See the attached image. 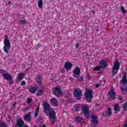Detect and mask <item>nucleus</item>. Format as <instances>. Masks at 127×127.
<instances>
[{"instance_id": "7c9ffc66", "label": "nucleus", "mask_w": 127, "mask_h": 127, "mask_svg": "<svg viewBox=\"0 0 127 127\" xmlns=\"http://www.w3.org/2000/svg\"><path fill=\"white\" fill-rule=\"evenodd\" d=\"M39 112V111L37 110L36 109L35 110V114H34L35 118H36V117H37V115H38Z\"/></svg>"}, {"instance_id": "ddd939ff", "label": "nucleus", "mask_w": 127, "mask_h": 127, "mask_svg": "<svg viewBox=\"0 0 127 127\" xmlns=\"http://www.w3.org/2000/svg\"><path fill=\"white\" fill-rule=\"evenodd\" d=\"M25 126L24 122L21 119H18L17 121L16 125L15 127H23Z\"/></svg>"}, {"instance_id": "423d86ee", "label": "nucleus", "mask_w": 127, "mask_h": 127, "mask_svg": "<svg viewBox=\"0 0 127 127\" xmlns=\"http://www.w3.org/2000/svg\"><path fill=\"white\" fill-rule=\"evenodd\" d=\"M81 109L82 113L86 119H90V117L89 114V107L88 105L81 107Z\"/></svg>"}, {"instance_id": "a18cd8bd", "label": "nucleus", "mask_w": 127, "mask_h": 127, "mask_svg": "<svg viewBox=\"0 0 127 127\" xmlns=\"http://www.w3.org/2000/svg\"><path fill=\"white\" fill-rule=\"evenodd\" d=\"M10 3H11V1H10L7 4H6V5H7V4H10Z\"/></svg>"}, {"instance_id": "3c124183", "label": "nucleus", "mask_w": 127, "mask_h": 127, "mask_svg": "<svg viewBox=\"0 0 127 127\" xmlns=\"http://www.w3.org/2000/svg\"><path fill=\"white\" fill-rule=\"evenodd\" d=\"M93 12V13H95V12Z\"/></svg>"}, {"instance_id": "e433bc0d", "label": "nucleus", "mask_w": 127, "mask_h": 127, "mask_svg": "<svg viewBox=\"0 0 127 127\" xmlns=\"http://www.w3.org/2000/svg\"><path fill=\"white\" fill-rule=\"evenodd\" d=\"M21 86H25L26 83L25 81H23L20 83Z\"/></svg>"}, {"instance_id": "393cba45", "label": "nucleus", "mask_w": 127, "mask_h": 127, "mask_svg": "<svg viewBox=\"0 0 127 127\" xmlns=\"http://www.w3.org/2000/svg\"><path fill=\"white\" fill-rule=\"evenodd\" d=\"M41 79H42V77H41V75H38L37 77V82L38 84H41L42 81H41Z\"/></svg>"}, {"instance_id": "20e7f679", "label": "nucleus", "mask_w": 127, "mask_h": 127, "mask_svg": "<svg viewBox=\"0 0 127 127\" xmlns=\"http://www.w3.org/2000/svg\"><path fill=\"white\" fill-rule=\"evenodd\" d=\"M52 92L58 98H59V97L62 96V90H61V87H55L52 89Z\"/></svg>"}, {"instance_id": "f3484780", "label": "nucleus", "mask_w": 127, "mask_h": 127, "mask_svg": "<svg viewBox=\"0 0 127 127\" xmlns=\"http://www.w3.org/2000/svg\"><path fill=\"white\" fill-rule=\"evenodd\" d=\"M99 66H100L103 69H104V68H106V67H107V62L106 61H101L99 63Z\"/></svg>"}, {"instance_id": "c756f323", "label": "nucleus", "mask_w": 127, "mask_h": 127, "mask_svg": "<svg viewBox=\"0 0 127 127\" xmlns=\"http://www.w3.org/2000/svg\"><path fill=\"white\" fill-rule=\"evenodd\" d=\"M43 91L42 90H39L37 92V96H41L42 95Z\"/></svg>"}, {"instance_id": "f704fd0d", "label": "nucleus", "mask_w": 127, "mask_h": 127, "mask_svg": "<svg viewBox=\"0 0 127 127\" xmlns=\"http://www.w3.org/2000/svg\"><path fill=\"white\" fill-rule=\"evenodd\" d=\"M118 99L120 100V101H121V103H123V98L121 96H119L118 97Z\"/></svg>"}, {"instance_id": "473e14b6", "label": "nucleus", "mask_w": 127, "mask_h": 127, "mask_svg": "<svg viewBox=\"0 0 127 127\" xmlns=\"http://www.w3.org/2000/svg\"><path fill=\"white\" fill-rule=\"evenodd\" d=\"M27 104H31V103H32V99L31 98H28L27 100Z\"/></svg>"}, {"instance_id": "4468645a", "label": "nucleus", "mask_w": 127, "mask_h": 127, "mask_svg": "<svg viewBox=\"0 0 127 127\" xmlns=\"http://www.w3.org/2000/svg\"><path fill=\"white\" fill-rule=\"evenodd\" d=\"M49 116V119L50 120L52 119H55V111H50V112L48 113V115Z\"/></svg>"}, {"instance_id": "a878e982", "label": "nucleus", "mask_w": 127, "mask_h": 127, "mask_svg": "<svg viewBox=\"0 0 127 127\" xmlns=\"http://www.w3.org/2000/svg\"><path fill=\"white\" fill-rule=\"evenodd\" d=\"M83 120V119H82V118H81L80 117H77L75 118V120L76 121V122H77V123H80V122H81V121H82Z\"/></svg>"}, {"instance_id": "9b49d317", "label": "nucleus", "mask_w": 127, "mask_h": 127, "mask_svg": "<svg viewBox=\"0 0 127 127\" xmlns=\"http://www.w3.org/2000/svg\"><path fill=\"white\" fill-rule=\"evenodd\" d=\"M108 96L112 100H116V92L114 90H110L108 92Z\"/></svg>"}, {"instance_id": "c85d7f7f", "label": "nucleus", "mask_w": 127, "mask_h": 127, "mask_svg": "<svg viewBox=\"0 0 127 127\" xmlns=\"http://www.w3.org/2000/svg\"><path fill=\"white\" fill-rule=\"evenodd\" d=\"M0 127H7V125L4 122L1 123Z\"/></svg>"}, {"instance_id": "c03bdc74", "label": "nucleus", "mask_w": 127, "mask_h": 127, "mask_svg": "<svg viewBox=\"0 0 127 127\" xmlns=\"http://www.w3.org/2000/svg\"><path fill=\"white\" fill-rule=\"evenodd\" d=\"M24 111H28V108H24Z\"/></svg>"}, {"instance_id": "2eb2a0df", "label": "nucleus", "mask_w": 127, "mask_h": 127, "mask_svg": "<svg viewBox=\"0 0 127 127\" xmlns=\"http://www.w3.org/2000/svg\"><path fill=\"white\" fill-rule=\"evenodd\" d=\"M51 103H52L53 105L55 106V107H58V106H59L58 100L56 98H52L51 99Z\"/></svg>"}, {"instance_id": "cd10ccee", "label": "nucleus", "mask_w": 127, "mask_h": 127, "mask_svg": "<svg viewBox=\"0 0 127 127\" xmlns=\"http://www.w3.org/2000/svg\"><path fill=\"white\" fill-rule=\"evenodd\" d=\"M101 68H102L101 66H97L94 68H93V70L94 71H98L99 70H100Z\"/></svg>"}, {"instance_id": "f257e3e1", "label": "nucleus", "mask_w": 127, "mask_h": 127, "mask_svg": "<svg viewBox=\"0 0 127 127\" xmlns=\"http://www.w3.org/2000/svg\"><path fill=\"white\" fill-rule=\"evenodd\" d=\"M4 47H3V49L4 52L6 54H8L9 53V51L10 50V48L11 46H10V42L8 40L7 37H6L3 41Z\"/></svg>"}, {"instance_id": "a211bd4d", "label": "nucleus", "mask_w": 127, "mask_h": 127, "mask_svg": "<svg viewBox=\"0 0 127 127\" xmlns=\"http://www.w3.org/2000/svg\"><path fill=\"white\" fill-rule=\"evenodd\" d=\"M106 115L109 116V117L112 116V110L111 109V108H108L107 111H105V113L103 114V116H106Z\"/></svg>"}, {"instance_id": "09e8293b", "label": "nucleus", "mask_w": 127, "mask_h": 127, "mask_svg": "<svg viewBox=\"0 0 127 127\" xmlns=\"http://www.w3.org/2000/svg\"><path fill=\"white\" fill-rule=\"evenodd\" d=\"M42 127H46V126L43 125V126H42Z\"/></svg>"}, {"instance_id": "a19ab883", "label": "nucleus", "mask_w": 127, "mask_h": 127, "mask_svg": "<svg viewBox=\"0 0 127 127\" xmlns=\"http://www.w3.org/2000/svg\"><path fill=\"white\" fill-rule=\"evenodd\" d=\"M79 48V43H77L75 45V48Z\"/></svg>"}, {"instance_id": "0eeeda50", "label": "nucleus", "mask_w": 127, "mask_h": 127, "mask_svg": "<svg viewBox=\"0 0 127 127\" xmlns=\"http://www.w3.org/2000/svg\"><path fill=\"white\" fill-rule=\"evenodd\" d=\"M122 82L123 84L124 85V87H126L125 88H121V91L122 92H126L127 93V76L124 75L122 79Z\"/></svg>"}, {"instance_id": "72a5a7b5", "label": "nucleus", "mask_w": 127, "mask_h": 127, "mask_svg": "<svg viewBox=\"0 0 127 127\" xmlns=\"http://www.w3.org/2000/svg\"><path fill=\"white\" fill-rule=\"evenodd\" d=\"M51 124L53 125H55V119H52Z\"/></svg>"}, {"instance_id": "6ab92c4d", "label": "nucleus", "mask_w": 127, "mask_h": 127, "mask_svg": "<svg viewBox=\"0 0 127 127\" xmlns=\"http://www.w3.org/2000/svg\"><path fill=\"white\" fill-rule=\"evenodd\" d=\"M24 76H25V74L24 73H19L17 76V79H18L19 81H21V80L24 78Z\"/></svg>"}, {"instance_id": "4be33fe9", "label": "nucleus", "mask_w": 127, "mask_h": 127, "mask_svg": "<svg viewBox=\"0 0 127 127\" xmlns=\"http://www.w3.org/2000/svg\"><path fill=\"white\" fill-rule=\"evenodd\" d=\"M114 113L115 114H118L119 113V111H120V106H119V104H116L114 106Z\"/></svg>"}, {"instance_id": "c9c22d12", "label": "nucleus", "mask_w": 127, "mask_h": 127, "mask_svg": "<svg viewBox=\"0 0 127 127\" xmlns=\"http://www.w3.org/2000/svg\"><path fill=\"white\" fill-rule=\"evenodd\" d=\"M40 47H41V44H38L36 47V49H38V48H40Z\"/></svg>"}, {"instance_id": "412c9836", "label": "nucleus", "mask_w": 127, "mask_h": 127, "mask_svg": "<svg viewBox=\"0 0 127 127\" xmlns=\"http://www.w3.org/2000/svg\"><path fill=\"white\" fill-rule=\"evenodd\" d=\"M37 89H38V87L37 86L35 87H32L30 90L29 92L30 93H32V94H34L35 92L37 91Z\"/></svg>"}, {"instance_id": "f03ea898", "label": "nucleus", "mask_w": 127, "mask_h": 127, "mask_svg": "<svg viewBox=\"0 0 127 127\" xmlns=\"http://www.w3.org/2000/svg\"><path fill=\"white\" fill-rule=\"evenodd\" d=\"M120 66H121L120 62L119 61L116 60L112 69V74L113 76H115V75L118 74V72L120 70Z\"/></svg>"}, {"instance_id": "bb28decb", "label": "nucleus", "mask_w": 127, "mask_h": 127, "mask_svg": "<svg viewBox=\"0 0 127 127\" xmlns=\"http://www.w3.org/2000/svg\"><path fill=\"white\" fill-rule=\"evenodd\" d=\"M20 23L22 25H23V24H26V23H27V22L25 20H20Z\"/></svg>"}, {"instance_id": "2f4dec72", "label": "nucleus", "mask_w": 127, "mask_h": 127, "mask_svg": "<svg viewBox=\"0 0 127 127\" xmlns=\"http://www.w3.org/2000/svg\"><path fill=\"white\" fill-rule=\"evenodd\" d=\"M121 10L123 13H126V12H127V11L126 10V9H125L124 6L121 7Z\"/></svg>"}, {"instance_id": "aec40b11", "label": "nucleus", "mask_w": 127, "mask_h": 127, "mask_svg": "<svg viewBox=\"0 0 127 127\" xmlns=\"http://www.w3.org/2000/svg\"><path fill=\"white\" fill-rule=\"evenodd\" d=\"M72 64L69 62L65 63L64 64L65 68L66 69V70H70V69L72 68Z\"/></svg>"}, {"instance_id": "5701e85b", "label": "nucleus", "mask_w": 127, "mask_h": 127, "mask_svg": "<svg viewBox=\"0 0 127 127\" xmlns=\"http://www.w3.org/2000/svg\"><path fill=\"white\" fill-rule=\"evenodd\" d=\"M80 108H81V104H75L73 106V109H74L75 112H78Z\"/></svg>"}, {"instance_id": "49530a36", "label": "nucleus", "mask_w": 127, "mask_h": 127, "mask_svg": "<svg viewBox=\"0 0 127 127\" xmlns=\"http://www.w3.org/2000/svg\"><path fill=\"white\" fill-rule=\"evenodd\" d=\"M16 106V104H13V108L15 107Z\"/></svg>"}, {"instance_id": "79ce46f5", "label": "nucleus", "mask_w": 127, "mask_h": 127, "mask_svg": "<svg viewBox=\"0 0 127 127\" xmlns=\"http://www.w3.org/2000/svg\"><path fill=\"white\" fill-rule=\"evenodd\" d=\"M10 82H9V85H13V81H12V79L11 81H9Z\"/></svg>"}, {"instance_id": "37998d69", "label": "nucleus", "mask_w": 127, "mask_h": 127, "mask_svg": "<svg viewBox=\"0 0 127 127\" xmlns=\"http://www.w3.org/2000/svg\"><path fill=\"white\" fill-rule=\"evenodd\" d=\"M36 110H37V111H39V105H38Z\"/></svg>"}, {"instance_id": "f8f14e48", "label": "nucleus", "mask_w": 127, "mask_h": 127, "mask_svg": "<svg viewBox=\"0 0 127 127\" xmlns=\"http://www.w3.org/2000/svg\"><path fill=\"white\" fill-rule=\"evenodd\" d=\"M91 118H92L91 122L92 123H93V126H92V127H97V125H98V123H99L98 118L95 115H93L92 116H91Z\"/></svg>"}, {"instance_id": "8fccbe9b", "label": "nucleus", "mask_w": 127, "mask_h": 127, "mask_svg": "<svg viewBox=\"0 0 127 127\" xmlns=\"http://www.w3.org/2000/svg\"><path fill=\"white\" fill-rule=\"evenodd\" d=\"M8 117L9 118V115H8Z\"/></svg>"}, {"instance_id": "ea45409f", "label": "nucleus", "mask_w": 127, "mask_h": 127, "mask_svg": "<svg viewBox=\"0 0 127 127\" xmlns=\"http://www.w3.org/2000/svg\"><path fill=\"white\" fill-rule=\"evenodd\" d=\"M78 81H83V77L81 76L79 78H78Z\"/></svg>"}, {"instance_id": "4c0bfd02", "label": "nucleus", "mask_w": 127, "mask_h": 127, "mask_svg": "<svg viewBox=\"0 0 127 127\" xmlns=\"http://www.w3.org/2000/svg\"><path fill=\"white\" fill-rule=\"evenodd\" d=\"M99 87H101V83H99L98 84L95 85L96 88H99Z\"/></svg>"}, {"instance_id": "7ed1b4c3", "label": "nucleus", "mask_w": 127, "mask_h": 127, "mask_svg": "<svg viewBox=\"0 0 127 127\" xmlns=\"http://www.w3.org/2000/svg\"><path fill=\"white\" fill-rule=\"evenodd\" d=\"M85 100L87 103H91L93 99V91L89 89H86L85 93Z\"/></svg>"}, {"instance_id": "9d476101", "label": "nucleus", "mask_w": 127, "mask_h": 127, "mask_svg": "<svg viewBox=\"0 0 127 127\" xmlns=\"http://www.w3.org/2000/svg\"><path fill=\"white\" fill-rule=\"evenodd\" d=\"M80 72H81V70H80V68H79V67H76L73 71L72 76L74 78H76L77 79H78L79 78V76H80Z\"/></svg>"}, {"instance_id": "b1692460", "label": "nucleus", "mask_w": 127, "mask_h": 127, "mask_svg": "<svg viewBox=\"0 0 127 127\" xmlns=\"http://www.w3.org/2000/svg\"><path fill=\"white\" fill-rule=\"evenodd\" d=\"M38 4V6H39V8L42 9V7L43 6V2L42 1V0H39Z\"/></svg>"}, {"instance_id": "58836bf2", "label": "nucleus", "mask_w": 127, "mask_h": 127, "mask_svg": "<svg viewBox=\"0 0 127 127\" xmlns=\"http://www.w3.org/2000/svg\"><path fill=\"white\" fill-rule=\"evenodd\" d=\"M86 78H87V79H91V76H90V75H89V74H86Z\"/></svg>"}, {"instance_id": "dca6fc26", "label": "nucleus", "mask_w": 127, "mask_h": 127, "mask_svg": "<svg viewBox=\"0 0 127 127\" xmlns=\"http://www.w3.org/2000/svg\"><path fill=\"white\" fill-rule=\"evenodd\" d=\"M24 120L26 122H28V123L31 122V116L30 114H28L25 115L24 117Z\"/></svg>"}, {"instance_id": "1a4fd4ad", "label": "nucleus", "mask_w": 127, "mask_h": 127, "mask_svg": "<svg viewBox=\"0 0 127 127\" xmlns=\"http://www.w3.org/2000/svg\"><path fill=\"white\" fill-rule=\"evenodd\" d=\"M43 106L44 107V113L46 114V116H48V112H50V111H51L49 104H48L47 102H45L43 104Z\"/></svg>"}, {"instance_id": "de8ad7c7", "label": "nucleus", "mask_w": 127, "mask_h": 127, "mask_svg": "<svg viewBox=\"0 0 127 127\" xmlns=\"http://www.w3.org/2000/svg\"><path fill=\"white\" fill-rule=\"evenodd\" d=\"M98 74H102V71L98 72Z\"/></svg>"}, {"instance_id": "39448f33", "label": "nucleus", "mask_w": 127, "mask_h": 127, "mask_svg": "<svg viewBox=\"0 0 127 127\" xmlns=\"http://www.w3.org/2000/svg\"><path fill=\"white\" fill-rule=\"evenodd\" d=\"M0 74H2L3 79L7 81H12L13 78L9 74L6 73V71L0 69Z\"/></svg>"}, {"instance_id": "6e6552de", "label": "nucleus", "mask_w": 127, "mask_h": 127, "mask_svg": "<svg viewBox=\"0 0 127 127\" xmlns=\"http://www.w3.org/2000/svg\"><path fill=\"white\" fill-rule=\"evenodd\" d=\"M74 98L78 101L81 100L82 98V92L78 90H75L73 92Z\"/></svg>"}]
</instances>
